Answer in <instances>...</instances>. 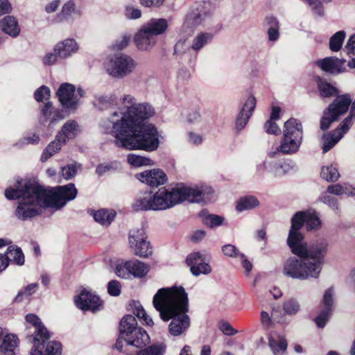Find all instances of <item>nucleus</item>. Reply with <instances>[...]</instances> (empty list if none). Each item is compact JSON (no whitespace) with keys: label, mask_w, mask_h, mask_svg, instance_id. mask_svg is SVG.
<instances>
[{"label":"nucleus","mask_w":355,"mask_h":355,"mask_svg":"<svg viewBox=\"0 0 355 355\" xmlns=\"http://www.w3.org/2000/svg\"><path fill=\"white\" fill-rule=\"evenodd\" d=\"M304 223L308 230H318L322 226L319 215L314 209L297 211L293 215L287 243L297 258L291 257L284 262L283 273L294 279H315L322 272L328 243L322 240L308 245L300 232Z\"/></svg>","instance_id":"1"},{"label":"nucleus","mask_w":355,"mask_h":355,"mask_svg":"<svg viewBox=\"0 0 355 355\" xmlns=\"http://www.w3.org/2000/svg\"><path fill=\"white\" fill-rule=\"evenodd\" d=\"M77 193L71 183L46 189L35 181L21 179L5 190V196L9 200H19L15 214L19 219L25 220L39 215L43 208H62L75 199Z\"/></svg>","instance_id":"2"},{"label":"nucleus","mask_w":355,"mask_h":355,"mask_svg":"<svg viewBox=\"0 0 355 355\" xmlns=\"http://www.w3.org/2000/svg\"><path fill=\"white\" fill-rule=\"evenodd\" d=\"M154 308L159 313L161 319L171 322L168 331L173 336L184 334L190 327L188 296L182 286L162 288L153 299Z\"/></svg>","instance_id":"3"},{"label":"nucleus","mask_w":355,"mask_h":355,"mask_svg":"<svg viewBox=\"0 0 355 355\" xmlns=\"http://www.w3.org/2000/svg\"><path fill=\"white\" fill-rule=\"evenodd\" d=\"M155 115L154 107L147 102H139L130 94L123 95L110 116L102 121L101 127L105 133L128 128H139L149 124L146 121Z\"/></svg>","instance_id":"4"},{"label":"nucleus","mask_w":355,"mask_h":355,"mask_svg":"<svg viewBox=\"0 0 355 355\" xmlns=\"http://www.w3.org/2000/svg\"><path fill=\"white\" fill-rule=\"evenodd\" d=\"M116 139L119 146L128 150H156L160 144L159 134L156 127L150 123L139 128H128L110 132Z\"/></svg>","instance_id":"5"},{"label":"nucleus","mask_w":355,"mask_h":355,"mask_svg":"<svg viewBox=\"0 0 355 355\" xmlns=\"http://www.w3.org/2000/svg\"><path fill=\"white\" fill-rule=\"evenodd\" d=\"M155 211H163L184 201L189 202H205V194L198 187L179 184L171 188L162 187L152 192Z\"/></svg>","instance_id":"6"},{"label":"nucleus","mask_w":355,"mask_h":355,"mask_svg":"<svg viewBox=\"0 0 355 355\" xmlns=\"http://www.w3.org/2000/svg\"><path fill=\"white\" fill-rule=\"evenodd\" d=\"M210 19L209 15L203 10L189 12L178 31V40L174 46L175 53L181 55L191 50V43L188 44L187 40L198 27L207 26Z\"/></svg>","instance_id":"7"},{"label":"nucleus","mask_w":355,"mask_h":355,"mask_svg":"<svg viewBox=\"0 0 355 355\" xmlns=\"http://www.w3.org/2000/svg\"><path fill=\"white\" fill-rule=\"evenodd\" d=\"M303 139V128L296 119H290L285 122L283 137L280 144L268 152V157L274 158L279 153L284 155L295 154L300 150Z\"/></svg>","instance_id":"8"},{"label":"nucleus","mask_w":355,"mask_h":355,"mask_svg":"<svg viewBox=\"0 0 355 355\" xmlns=\"http://www.w3.org/2000/svg\"><path fill=\"white\" fill-rule=\"evenodd\" d=\"M169 26L165 18H152L135 35L134 42L140 50H148L157 43V37L164 34Z\"/></svg>","instance_id":"9"},{"label":"nucleus","mask_w":355,"mask_h":355,"mask_svg":"<svg viewBox=\"0 0 355 355\" xmlns=\"http://www.w3.org/2000/svg\"><path fill=\"white\" fill-rule=\"evenodd\" d=\"M137 62L130 55L117 53L109 57L104 62L106 72L113 78H122L134 72Z\"/></svg>","instance_id":"10"},{"label":"nucleus","mask_w":355,"mask_h":355,"mask_svg":"<svg viewBox=\"0 0 355 355\" xmlns=\"http://www.w3.org/2000/svg\"><path fill=\"white\" fill-rule=\"evenodd\" d=\"M128 243L131 250L136 256L148 258L153 254V250L143 227L134 228L130 231Z\"/></svg>","instance_id":"11"},{"label":"nucleus","mask_w":355,"mask_h":355,"mask_svg":"<svg viewBox=\"0 0 355 355\" xmlns=\"http://www.w3.org/2000/svg\"><path fill=\"white\" fill-rule=\"evenodd\" d=\"M351 104V98L348 94L338 96L334 102L324 112L320 121L322 130L327 129L331 123L337 120L338 116L345 113Z\"/></svg>","instance_id":"12"},{"label":"nucleus","mask_w":355,"mask_h":355,"mask_svg":"<svg viewBox=\"0 0 355 355\" xmlns=\"http://www.w3.org/2000/svg\"><path fill=\"white\" fill-rule=\"evenodd\" d=\"M62 105L69 110H76L79 104V100L85 95L83 89L76 87L70 83H62L60 85L56 93Z\"/></svg>","instance_id":"13"},{"label":"nucleus","mask_w":355,"mask_h":355,"mask_svg":"<svg viewBox=\"0 0 355 355\" xmlns=\"http://www.w3.org/2000/svg\"><path fill=\"white\" fill-rule=\"evenodd\" d=\"M208 254L202 252H195L189 254L186 262L190 267L193 275H208L211 272V267L209 265Z\"/></svg>","instance_id":"14"},{"label":"nucleus","mask_w":355,"mask_h":355,"mask_svg":"<svg viewBox=\"0 0 355 355\" xmlns=\"http://www.w3.org/2000/svg\"><path fill=\"white\" fill-rule=\"evenodd\" d=\"M76 306L82 311H98L103 307V302L100 297L91 290L84 288L80 293L74 297Z\"/></svg>","instance_id":"15"},{"label":"nucleus","mask_w":355,"mask_h":355,"mask_svg":"<svg viewBox=\"0 0 355 355\" xmlns=\"http://www.w3.org/2000/svg\"><path fill=\"white\" fill-rule=\"evenodd\" d=\"M136 177L141 182L150 187H158L167 182L166 173L159 168L146 170L137 174Z\"/></svg>","instance_id":"16"},{"label":"nucleus","mask_w":355,"mask_h":355,"mask_svg":"<svg viewBox=\"0 0 355 355\" xmlns=\"http://www.w3.org/2000/svg\"><path fill=\"white\" fill-rule=\"evenodd\" d=\"M139 328L140 327H138L137 321L134 316L132 315H125L120 322L119 336L115 344L116 349L119 351H123L124 347L123 338Z\"/></svg>","instance_id":"17"},{"label":"nucleus","mask_w":355,"mask_h":355,"mask_svg":"<svg viewBox=\"0 0 355 355\" xmlns=\"http://www.w3.org/2000/svg\"><path fill=\"white\" fill-rule=\"evenodd\" d=\"M0 331V352L4 355H15V350L19 344L17 336L8 333L7 330L1 327Z\"/></svg>","instance_id":"18"},{"label":"nucleus","mask_w":355,"mask_h":355,"mask_svg":"<svg viewBox=\"0 0 355 355\" xmlns=\"http://www.w3.org/2000/svg\"><path fill=\"white\" fill-rule=\"evenodd\" d=\"M150 342V337L142 328L136 329L134 331L123 338V343L135 349L145 347Z\"/></svg>","instance_id":"19"},{"label":"nucleus","mask_w":355,"mask_h":355,"mask_svg":"<svg viewBox=\"0 0 355 355\" xmlns=\"http://www.w3.org/2000/svg\"><path fill=\"white\" fill-rule=\"evenodd\" d=\"M60 59L66 60L76 53L79 50L78 42L73 38H67L58 42L54 46Z\"/></svg>","instance_id":"20"},{"label":"nucleus","mask_w":355,"mask_h":355,"mask_svg":"<svg viewBox=\"0 0 355 355\" xmlns=\"http://www.w3.org/2000/svg\"><path fill=\"white\" fill-rule=\"evenodd\" d=\"M26 322L35 328L34 340L35 343L40 340L46 341L51 336L46 328L43 325L40 319L33 313L27 314L25 317Z\"/></svg>","instance_id":"21"},{"label":"nucleus","mask_w":355,"mask_h":355,"mask_svg":"<svg viewBox=\"0 0 355 355\" xmlns=\"http://www.w3.org/2000/svg\"><path fill=\"white\" fill-rule=\"evenodd\" d=\"M268 345L274 355H285L288 343L285 336L279 332L272 331L268 338Z\"/></svg>","instance_id":"22"},{"label":"nucleus","mask_w":355,"mask_h":355,"mask_svg":"<svg viewBox=\"0 0 355 355\" xmlns=\"http://www.w3.org/2000/svg\"><path fill=\"white\" fill-rule=\"evenodd\" d=\"M315 64L322 71L332 74L340 73L344 70V62L332 57L317 60Z\"/></svg>","instance_id":"23"},{"label":"nucleus","mask_w":355,"mask_h":355,"mask_svg":"<svg viewBox=\"0 0 355 355\" xmlns=\"http://www.w3.org/2000/svg\"><path fill=\"white\" fill-rule=\"evenodd\" d=\"M82 10L73 0L66 1L62 6L60 12L58 14L59 21L75 19L82 15Z\"/></svg>","instance_id":"24"},{"label":"nucleus","mask_w":355,"mask_h":355,"mask_svg":"<svg viewBox=\"0 0 355 355\" xmlns=\"http://www.w3.org/2000/svg\"><path fill=\"white\" fill-rule=\"evenodd\" d=\"M214 40V34L211 32H198L191 41V51L198 53Z\"/></svg>","instance_id":"25"},{"label":"nucleus","mask_w":355,"mask_h":355,"mask_svg":"<svg viewBox=\"0 0 355 355\" xmlns=\"http://www.w3.org/2000/svg\"><path fill=\"white\" fill-rule=\"evenodd\" d=\"M132 209L136 211H155L153 204L151 191H146L139 196L132 204Z\"/></svg>","instance_id":"26"},{"label":"nucleus","mask_w":355,"mask_h":355,"mask_svg":"<svg viewBox=\"0 0 355 355\" xmlns=\"http://www.w3.org/2000/svg\"><path fill=\"white\" fill-rule=\"evenodd\" d=\"M0 28L12 37H17L20 33V27L17 19L13 16H6L0 21Z\"/></svg>","instance_id":"27"},{"label":"nucleus","mask_w":355,"mask_h":355,"mask_svg":"<svg viewBox=\"0 0 355 355\" xmlns=\"http://www.w3.org/2000/svg\"><path fill=\"white\" fill-rule=\"evenodd\" d=\"M91 215L96 222L103 226H109L116 217V212L112 209H101L91 211Z\"/></svg>","instance_id":"28"},{"label":"nucleus","mask_w":355,"mask_h":355,"mask_svg":"<svg viewBox=\"0 0 355 355\" xmlns=\"http://www.w3.org/2000/svg\"><path fill=\"white\" fill-rule=\"evenodd\" d=\"M62 135H57L55 139L45 148L40 157L41 162H45L54 154L60 151L62 146L66 143L62 141Z\"/></svg>","instance_id":"29"},{"label":"nucleus","mask_w":355,"mask_h":355,"mask_svg":"<svg viewBox=\"0 0 355 355\" xmlns=\"http://www.w3.org/2000/svg\"><path fill=\"white\" fill-rule=\"evenodd\" d=\"M129 267L131 276L137 278L146 277L150 270L149 265L139 260L130 261Z\"/></svg>","instance_id":"30"},{"label":"nucleus","mask_w":355,"mask_h":355,"mask_svg":"<svg viewBox=\"0 0 355 355\" xmlns=\"http://www.w3.org/2000/svg\"><path fill=\"white\" fill-rule=\"evenodd\" d=\"M266 26L268 28V37L270 42H275L279 37V24L277 18L269 16L265 19Z\"/></svg>","instance_id":"31"},{"label":"nucleus","mask_w":355,"mask_h":355,"mask_svg":"<svg viewBox=\"0 0 355 355\" xmlns=\"http://www.w3.org/2000/svg\"><path fill=\"white\" fill-rule=\"evenodd\" d=\"M259 205V200L254 196H247L241 198L236 206V210L242 212L257 207Z\"/></svg>","instance_id":"32"},{"label":"nucleus","mask_w":355,"mask_h":355,"mask_svg":"<svg viewBox=\"0 0 355 355\" xmlns=\"http://www.w3.org/2000/svg\"><path fill=\"white\" fill-rule=\"evenodd\" d=\"M79 132L78 123L74 121L66 122L60 132L58 135H62V141H67V139H73Z\"/></svg>","instance_id":"33"},{"label":"nucleus","mask_w":355,"mask_h":355,"mask_svg":"<svg viewBox=\"0 0 355 355\" xmlns=\"http://www.w3.org/2000/svg\"><path fill=\"white\" fill-rule=\"evenodd\" d=\"M342 138V135L335 130L324 135L322 139V149L324 153L331 149Z\"/></svg>","instance_id":"34"},{"label":"nucleus","mask_w":355,"mask_h":355,"mask_svg":"<svg viewBox=\"0 0 355 355\" xmlns=\"http://www.w3.org/2000/svg\"><path fill=\"white\" fill-rule=\"evenodd\" d=\"M133 313L139 318L143 320V324L147 327H153L154 322L153 319L147 314L144 307L139 302L134 301L130 304Z\"/></svg>","instance_id":"35"},{"label":"nucleus","mask_w":355,"mask_h":355,"mask_svg":"<svg viewBox=\"0 0 355 355\" xmlns=\"http://www.w3.org/2000/svg\"><path fill=\"white\" fill-rule=\"evenodd\" d=\"M6 257L9 261L18 266H22L24 263V256L21 250L17 246L12 245L7 248Z\"/></svg>","instance_id":"36"},{"label":"nucleus","mask_w":355,"mask_h":355,"mask_svg":"<svg viewBox=\"0 0 355 355\" xmlns=\"http://www.w3.org/2000/svg\"><path fill=\"white\" fill-rule=\"evenodd\" d=\"M115 101L116 96L114 95L98 94L95 96L93 103L96 107L103 110L109 108Z\"/></svg>","instance_id":"37"},{"label":"nucleus","mask_w":355,"mask_h":355,"mask_svg":"<svg viewBox=\"0 0 355 355\" xmlns=\"http://www.w3.org/2000/svg\"><path fill=\"white\" fill-rule=\"evenodd\" d=\"M320 175L327 182H336L340 177L337 168L332 164L322 166Z\"/></svg>","instance_id":"38"},{"label":"nucleus","mask_w":355,"mask_h":355,"mask_svg":"<svg viewBox=\"0 0 355 355\" xmlns=\"http://www.w3.org/2000/svg\"><path fill=\"white\" fill-rule=\"evenodd\" d=\"M127 162L130 165L134 167L153 165V162L148 157L133 153H130L127 156Z\"/></svg>","instance_id":"39"},{"label":"nucleus","mask_w":355,"mask_h":355,"mask_svg":"<svg viewBox=\"0 0 355 355\" xmlns=\"http://www.w3.org/2000/svg\"><path fill=\"white\" fill-rule=\"evenodd\" d=\"M166 346L163 343L154 344L137 352V355H163Z\"/></svg>","instance_id":"40"},{"label":"nucleus","mask_w":355,"mask_h":355,"mask_svg":"<svg viewBox=\"0 0 355 355\" xmlns=\"http://www.w3.org/2000/svg\"><path fill=\"white\" fill-rule=\"evenodd\" d=\"M346 33L344 31L336 32L329 40V49L334 52L338 51L345 38Z\"/></svg>","instance_id":"41"},{"label":"nucleus","mask_w":355,"mask_h":355,"mask_svg":"<svg viewBox=\"0 0 355 355\" xmlns=\"http://www.w3.org/2000/svg\"><path fill=\"white\" fill-rule=\"evenodd\" d=\"M224 220L223 217L215 214H207L202 218L203 223L210 228L222 225Z\"/></svg>","instance_id":"42"},{"label":"nucleus","mask_w":355,"mask_h":355,"mask_svg":"<svg viewBox=\"0 0 355 355\" xmlns=\"http://www.w3.org/2000/svg\"><path fill=\"white\" fill-rule=\"evenodd\" d=\"M300 305L299 302L293 298L286 300L283 304L284 312L290 315H295L300 310Z\"/></svg>","instance_id":"43"},{"label":"nucleus","mask_w":355,"mask_h":355,"mask_svg":"<svg viewBox=\"0 0 355 355\" xmlns=\"http://www.w3.org/2000/svg\"><path fill=\"white\" fill-rule=\"evenodd\" d=\"M318 89L322 97H331L338 93V89L336 87L324 81H320L318 83Z\"/></svg>","instance_id":"44"},{"label":"nucleus","mask_w":355,"mask_h":355,"mask_svg":"<svg viewBox=\"0 0 355 355\" xmlns=\"http://www.w3.org/2000/svg\"><path fill=\"white\" fill-rule=\"evenodd\" d=\"M130 261L119 263L116 267V274L118 277L123 279L131 278V270L129 267Z\"/></svg>","instance_id":"45"},{"label":"nucleus","mask_w":355,"mask_h":355,"mask_svg":"<svg viewBox=\"0 0 355 355\" xmlns=\"http://www.w3.org/2000/svg\"><path fill=\"white\" fill-rule=\"evenodd\" d=\"M332 313L331 309H324L315 318V322L319 328H323Z\"/></svg>","instance_id":"46"},{"label":"nucleus","mask_w":355,"mask_h":355,"mask_svg":"<svg viewBox=\"0 0 355 355\" xmlns=\"http://www.w3.org/2000/svg\"><path fill=\"white\" fill-rule=\"evenodd\" d=\"M221 250L225 257L230 258H239L241 254L236 247L232 244H225L223 245Z\"/></svg>","instance_id":"47"},{"label":"nucleus","mask_w":355,"mask_h":355,"mask_svg":"<svg viewBox=\"0 0 355 355\" xmlns=\"http://www.w3.org/2000/svg\"><path fill=\"white\" fill-rule=\"evenodd\" d=\"M279 162L266 160L263 162L264 169L274 176L279 177Z\"/></svg>","instance_id":"48"},{"label":"nucleus","mask_w":355,"mask_h":355,"mask_svg":"<svg viewBox=\"0 0 355 355\" xmlns=\"http://www.w3.org/2000/svg\"><path fill=\"white\" fill-rule=\"evenodd\" d=\"M256 104H257L256 98L252 95H250L247 98L241 112H245V114H249V116H251V115L256 107Z\"/></svg>","instance_id":"49"},{"label":"nucleus","mask_w":355,"mask_h":355,"mask_svg":"<svg viewBox=\"0 0 355 355\" xmlns=\"http://www.w3.org/2000/svg\"><path fill=\"white\" fill-rule=\"evenodd\" d=\"M51 95L50 89L46 86H41L34 94L35 98L38 102H42L49 98Z\"/></svg>","instance_id":"50"},{"label":"nucleus","mask_w":355,"mask_h":355,"mask_svg":"<svg viewBox=\"0 0 355 355\" xmlns=\"http://www.w3.org/2000/svg\"><path fill=\"white\" fill-rule=\"evenodd\" d=\"M61 351V344L57 341H50L46 346L45 352L46 355H60Z\"/></svg>","instance_id":"51"},{"label":"nucleus","mask_w":355,"mask_h":355,"mask_svg":"<svg viewBox=\"0 0 355 355\" xmlns=\"http://www.w3.org/2000/svg\"><path fill=\"white\" fill-rule=\"evenodd\" d=\"M55 110V109L52 106L51 103L48 102L45 103L42 110L41 122L43 124L46 123L50 119Z\"/></svg>","instance_id":"52"},{"label":"nucleus","mask_w":355,"mask_h":355,"mask_svg":"<svg viewBox=\"0 0 355 355\" xmlns=\"http://www.w3.org/2000/svg\"><path fill=\"white\" fill-rule=\"evenodd\" d=\"M354 119L355 117L349 114V116L340 123V126L335 130L341 134L343 137L352 125Z\"/></svg>","instance_id":"53"},{"label":"nucleus","mask_w":355,"mask_h":355,"mask_svg":"<svg viewBox=\"0 0 355 355\" xmlns=\"http://www.w3.org/2000/svg\"><path fill=\"white\" fill-rule=\"evenodd\" d=\"M62 175L66 180H70L73 178L77 173V166L76 164H69L66 166L62 168Z\"/></svg>","instance_id":"54"},{"label":"nucleus","mask_w":355,"mask_h":355,"mask_svg":"<svg viewBox=\"0 0 355 355\" xmlns=\"http://www.w3.org/2000/svg\"><path fill=\"white\" fill-rule=\"evenodd\" d=\"M59 58L60 55H58L57 51H55V47H53L52 52H49L44 55L42 62L44 65L51 66L55 64Z\"/></svg>","instance_id":"55"},{"label":"nucleus","mask_w":355,"mask_h":355,"mask_svg":"<svg viewBox=\"0 0 355 355\" xmlns=\"http://www.w3.org/2000/svg\"><path fill=\"white\" fill-rule=\"evenodd\" d=\"M203 140V136L200 133L193 131H190L187 134V141L190 144L194 146H200L202 144Z\"/></svg>","instance_id":"56"},{"label":"nucleus","mask_w":355,"mask_h":355,"mask_svg":"<svg viewBox=\"0 0 355 355\" xmlns=\"http://www.w3.org/2000/svg\"><path fill=\"white\" fill-rule=\"evenodd\" d=\"M250 118V116H249V114L240 112L236 120V129L237 130H243L248 123Z\"/></svg>","instance_id":"57"},{"label":"nucleus","mask_w":355,"mask_h":355,"mask_svg":"<svg viewBox=\"0 0 355 355\" xmlns=\"http://www.w3.org/2000/svg\"><path fill=\"white\" fill-rule=\"evenodd\" d=\"M346 184H332L329 185L327 187V192L330 194H334L336 196H342L345 195V193L346 192Z\"/></svg>","instance_id":"58"},{"label":"nucleus","mask_w":355,"mask_h":355,"mask_svg":"<svg viewBox=\"0 0 355 355\" xmlns=\"http://www.w3.org/2000/svg\"><path fill=\"white\" fill-rule=\"evenodd\" d=\"M309 5L315 15L322 16L324 8L322 3L319 0H307Z\"/></svg>","instance_id":"59"},{"label":"nucleus","mask_w":355,"mask_h":355,"mask_svg":"<svg viewBox=\"0 0 355 355\" xmlns=\"http://www.w3.org/2000/svg\"><path fill=\"white\" fill-rule=\"evenodd\" d=\"M264 130L267 133L271 135H277L281 132V129L279 127L274 121L272 120H268L266 122L264 125Z\"/></svg>","instance_id":"60"},{"label":"nucleus","mask_w":355,"mask_h":355,"mask_svg":"<svg viewBox=\"0 0 355 355\" xmlns=\"http://www.w3.org/2000/svg\"><path fill=\"white\" fill-rule=\"evenodd\" d=\"M37 287V284H29L23 291H21L18 293V294L15 298V300L18 302V301L21 300V299L23 296H24V295L29 296V295H32L33 293H34L36 291Z\"/></svg>","instance_id":"61"},{"label":"nucleus","mask_w":355,"mask_h":355,"mask_svg":"<svg viewBox=\"0 0 355 355\" xmlns=\"http://www.w3.org/2000/svg\"><path fill=\"white\" fill-rule=\"evenodd\" d=\"M107 291L110 295L118 296L121 293V285L118 281L112 280L108 283Z\"/></svg>","instance_id":"62"},{"label":"nucleus","mask_w":355,"mask_h":355,"mask_svg":"<svg viewBox=\"0 0 355 355\" xmlns=\"http://www.w3.org/2000/svg\"><path fill=\"white\" fill-rule=\"evenodd\" d=\"M125 17L130 19H137L141 17V12L139 9L133 6H127L125 11Z\"/></svg>","instance_id":"63"},{"label":"nucleus","mask_w":355,"mask_h":355,"mask_svg":"<svg viewBox=\"0 0 355 355\" xmlns=\"http://www.w3.org/2000/svg\"><path fill=\"white\" fill-rule=\"evenodd\" d=\"M318 201L329 205L332 209L338 208L337 200L335 198L332 197L328 194L322 195L319 199Z\"/></svg>","instance_id":"64"}]
</instances>
